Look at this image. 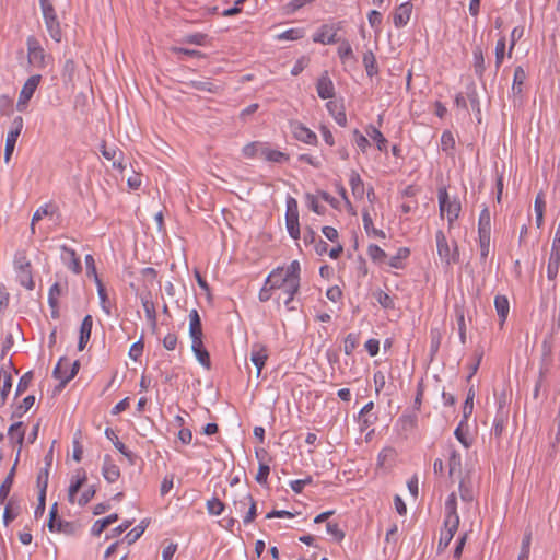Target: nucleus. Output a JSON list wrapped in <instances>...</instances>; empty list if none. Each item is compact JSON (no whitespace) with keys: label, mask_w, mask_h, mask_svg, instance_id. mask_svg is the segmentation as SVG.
<instances>
[{"label":"nucleus","mask_w":560,"mask_h":560,"mask_svg":"<svg viewBox=\"0 0 560 560\" xmlns=\"http://www.w3.org/2000/svg\"><path fill=\"white\" fill-rule=\"evenodd\" d=\"M376 299H377V302L384 308H394V306H395L394 300L392 299V296L381 290L376 293Z\"/></svg>","instance_id":"bf43d9fd"},{"label":"nucleus","mask_w":560,"mask_h":560,"mask_svg":"<svg viewBox=\"0 0 560 560\" xmlns=\"http://www.w3.org/2000/svg\"><path fill=\"white\" fill-rule=\"evenodd\" d=\"M368 255L374 262H383L386 258V253L375 244L369 246Z\"/></svg>","instance_id":"c03bdc74"},{"label":"nucleus","mask_w":560,"mask_h":560,"mask_svg":"<svg viewBox=\"0 0 560 560\" xmlns=\"http://www.w3.org/2000/svg\"><path fill=\"white\" fill-rule=\"evenodd\" d=\"M472 59H474V61H472L474 71H475L476 75L481 78L486 70V66H485L483 50L480 46H476L474 48Z\"/></svg>","instance_id":"a878e982"},{"label":"nucleus","mask_w":560,"mask_h":560,"mask_svg":"<svg viewBox=\"0 0 560 560\" xmlns=\"http://www.w3.org/2000/svg\"><path fill=\"white\" fill-rule=\"evenodd\" d=\"M440 212L443 217L446 214L448 223L452 224L460 212V203L457 200H451L445 187L439 189Z\"/></svg>","instance_id":"1a4fd4ad"},{"label":"nucleus","mask_w":560,"mask_h":560,"mask_svg":"<svg viewBox=\"0 0 560 560\" xmlns=\"http://www.w3.org/2000/svg\"><path fill=\"white\" fill-rule=\"evenodd\" d=\"M86 481V474L83 469L77 471V480L72 481L68 489V499L71 503L74 502V495L79 492Z\"/></svg>","instance_id":"cd10ccee"},{"label":"nucleus","mask_w":560,"mask_h":560,"mask_svg":"<svg viewBox=\"0 0 560 560\" xmlns=\"http://www.w3.org/2000/svg\"><path fill=\"white\" fill-rule=\"evenodd\" d=\"M141 303L145 312V317L148 322L151 324L152 328L156 327V311L154 303L151 300V293L141 294Z\"/></svg>","instance_id":"b1692460"},{"label":"nucleus","mask_w":560,"mask_h":560,"mask_svg":"<svg viewBox=\"0 0 560 560\" xmlns=\"http://www.w3.org/2000/svg\"><path fill=\"white\" fill-rule=\"evenodd\" d=\"M478 236L480 247V259L486 264L490 244V213L483 208L478 221Z\"/></svg>","instance_id":"39448f33"},{"label":"nucleus","mask_w":560,"mask_h":560,"mask_svg":"<svg viewBox=\"0 0 560 560\" xmlns=\"http://www.w3.org/2000/svg\"><path fill=\"white\" fill-rule=\"evenodd\" d=\"M290 129L293 133V137L306 144H316L317 143V136L315 132H313L311 129H308L306 126H304L302 122L294 120L290 122Z\"/></svg>","instance_id":"ddd939ff"},{"label":"nucleus","mask_w":560,"mask_h":560,"mask_svg":"<svg viewBox=\"0 0 560 560\" xmlns=\"http://www.w3.org/2000/svg\"><path fill=\"white\" fill-rule=\"evenodd\" d=\"M13 366V363L11 360H9L7 365H2L0 369V382L2 381V384L0 385V405L3 406L7 402L8 395L12 388V375L10 372V368Z\"/></svg>","instance_id":"4468645a"},{"label":"nucleus","mask_w":560,"mask_h":560,"mask_svg":"<svg viewBox=\"0 0 560 560\" xmlns=\"http://www.w3.org/2000/svg\"><path fill=\"white\" fill-rule=\"evenodd\" d=\"M494 307L499 316V326L502 328L510 312V303L508 298L504 295H497L494 298Z\"/></svg>","instance_id":"5701e85b"},{"label":"nucleus","mask_w":560,"mask_h":560,"mask_svg":"<svg viewBox=\"0 0 560 560\" xmlns=\"http://www.w3.org/2000/svg\"><path fill=\"white\" fill-rule=\"evenodd\" d=\"M442 340V334L439 328H431L430 330V357L431 360L438 353Z\"/></svg>","instance_id":"4c0bfd02"},{"label":"nucleus","mask_w":560,"mask_h":560,"mask_svg":"<svg viewBox=\"0 0 560 560\" xmlns=\"http://www.w3.org/2000/svg\"><path fill=\"white\" fill-rule=\"evenodd\" d=\"M68 289V283L65 282L63 284L60 282H55L48 292V304H52L55 302H58V298L63 294L65 291Z\"/></svg>","instance_id":"e433bc0d"},{"label":"nucleus","mask_w":560,"mask_h":560,"mask_svg":"<svg viewBox=\"0 0 560 560\" xmlns=\"http://www.w3.org/2000/svg\"><path fill=\"white\" fill-rule=\"evenodd\" d=\"M46 30L57 43L61 42L62 32L52 3L49 0H39Z\"/></svg>","instance_id":"f03ea898"},{"label":"nucleus","mask_w":560,"mask_h":560,"mask_svg":"<svg viewBox=\"0 0 560 560\" xmlns=\"http://www.w3.org/2000/svg\"><path fill=\"white\" fill-rule=\"evenodd\" d=\"M412 4L410 2H405L400 4L396 12L394 13V25L397 28L405 26L410 20Z\"/></svg>","instance_id":"412c9836"},{"label":"nucleus","mask_w":560,"mask_h":560,"mask_svg":"<svg viewBox=\"0 0 560 560\" xmlns=\"http://www.w3.org/2000/svg\"><path fill=\"white\" fill-rule=\"evenodd\" d=\"M40 74H33L25 81L20 92L19 101L16 103V109L19 112H24L26 109L30 100L33 97L36 89L40 83Z\"/></svg>","instance_id":"9d476101"},{"label":"nucleus","mask_w":560,"mask_h":560,"mask_svg":"<svg viewBox=\"0 0 560 560\" xmlns=\"http://www.w3.org/2000/svg\"><path fill=\"white\" fill-rule=\"evenodd\" d=\"M559 267H560V256L550 254L548 266H547L548 279L553 280L557 277Z\"/></svg>","instance_id":"a19ab883"},{"label":"nucleus","mask_w":560,"mask_h":560,"mask_svg":"<svg viewBox=\"0 0 560 560\" xmlns=\"http://www.w3.org/2000/svg\"><path fill=\"white\" fill-rule=\"evenodd\" d=\"M359 345V334H353V332H350L346 338H345V353L347 355H350L353 350L358 347Z\"/></svg>","instance_id":"49530a36"},{"label":"nucleus","mask_w":560,"mask_h":560,"mask_svg":"<svg viewBox=\"0 0 560 560\" xmlns=\"http://www.w3.org/2000/svg\"><path fill=\"white\" fill-rule=\"evenodd\" d=\"M417 421L418 418L416 413L402 415L398 419V425L402 432L407 433L416 428Z\"/></svg>","instance_id":"473e14b6"},{"label":"nucleus","mask_w":560,"mask_h":560,"mask_svg":"<svg viewBox=\"0 0 560 560\" xmlns=\"http://www.w3.org/2000/svg\"><path fill=\"white\" fill-rule=\"evenodd\" d=\"M47 526L50 532L69 534L72 530V524L70 522L61 520L58 516L57 503H54L50 508Z\"/></svg>","instance_id":"f8f14e48"},{"label":"nucleus","mask_w":560,"mask_h":560,"mask_svg":"<svg viewBox=\"0 0 560 560\" xmlns=\"http://www.w3.org/2000/svg\"><path fill=\"white\" fill-rule=\"evenodd\" d=\"M268 359V351L264 345L254 343L250 350V361L256 368V376L259 377Z\"/></svg>","instance_id":"2eb2a0df"},{"label":"nucleus","mask_w":560,"mask_h":560,"mask_svg":"<svg viewBox=\"0 0 560 560\" xmlns=\"http://www.w3.org/2000/svg\"><path fill=\"white\" fill-rule=\"evenodd\" d=\"M349 183L351 186L352 194L355 198L362 199L364 196V184L357 171H351Z\"/></svg>","instance_id":"bb28decb"},{"label":"nucleus","mask_w":560,"mask_h":560,"mask_svg":"<svg viewBox=\"0 0 560 560\" xmlns=\"http://www.w3.org/2000/svg\"><path fill=\"white\" fill-rule=\"evenodd\" d=\"M26 46L28 62L36 68H44L47 56L38 39L35 36H28Z\"/></svg>","instance_id":"9b49d317"},{"label":"nucleus","mask_w":560,"mask_h":560,"mask_svg":"<svg viewBox=\"0 0 560 560\" xmlns=\"http://www.w3.org/2000/svg\"><path fill=\"white\" fill-rule=\"evenodd\" d=\"M455 145V139L453 133L448 130H445L441 137V149L447 154H452V150Z\"/></svg>","instance_id":"79ce46f5"},{"label":"nucleus","mask_w":560,"mask_h":560,"mask_svg":"<svg viewBox=\"0 0 560 560\" xmlns=\"http://www.w3.org/2000/svg\"><path fill=\"white\" fill-rule=\"evenodd\" d=\"M144 533V526L142 525H138L136 526L135 528H132L130 532H128L125 536V540L131 545L133 544L136 540H138L141 535Z\"/></svg>","instance_id":"6e6d98bb"},{"label":"nucleus","mask_w":560,"mask_h":560,"mask_svg":"<svg viewBox=\"0 0 560 560\" xmlns=\"http://www.w3.org/2000/svg\"><path fill=\"white\" fill-rule=\"evenodd\" d=\"M368 135L370 138L376 142L377 149L382 152L387 151V139L383 136V133L375 127H370L368 130Z\"/></svg>","instance_id":"f704fd0d"},{"label":"nucleus","mask_w":560,"mask_h":560,"mask_svg":"<svg viewBox=\"0 0 560 560\" xmlns=\"http://www.w3.org/2000/svg\"><path fill=\"white\" fill-rule=\"evenodd\" d=\"M48 478H49V470L48 467H45L39 471L37 475V487L39 489V493L46 494L47 487H48Z\"/></svg>","instance_id":"09e8293b"},{"label":"nucleus","mask_w":560,"mask_h":560,"mask_svg":"<svg viewBox=\"0 0 560 560\" xmlns=\"http://www.w3.org/2000/svg\"><path fill=\"white\" fill-rule=\"evenodd\" d=\"M206 39H207L206 34L196 33V34H189V35L185 36L184 42L188 43V44H195V45L202 46V45H205Z\"/></svg>","instance_id":"052dcab7"},{"label":"nucleus","mask_w":560,"mask_h":560,"mask_svg":"<svg viewBox=\"0 0 560 560\" xmlns=\"http://www.w3.org/2000/svg\"><path fill=\"white\" fill-rule=\"evenodd\" d=\"M92 326H93V318L91 315H86L80 326V336H79V342H78V349L79 351H82L91 337L92 332Z\"/></svg>","instance_id":"aec40b11"},{"label":"nucleus","mask_w":560,"mask_h":560,"mask_svg":"<svg viewBox=\"0 0 560 560\" xmlns=\"http://www.w3.org/2000/svg\"><path fill=\"white\" fill-rule=\"evenodd\" d=\"M245 499L248 500V502H249V504H248L249 509H248L246 515L244 516L243 522H244V524H249L256 517V502L254 501L250 493H246Z\"/></svg>","instance_id":"8fccbe9b"},{"label":"nucleus","mask_w":560,"mask_h":560,"mask_svg":"<svg viewBox=\"0 0 560 560\" xmlns=\"http://www.w3.org/2000/svg\"><path fill=\"white\" fill-rule=\"evenodd\" d=\"M363 65L365 67L366 74L369 77H373L378 72V68L376 65V58L371 50H368L366 52H364Z\"/></svg>","instance_id":"72a5a7b5"},{"label":"nucleus","mask_w":560,"mask_h":560,"mask_svg":"<svg viewBox=\"0 0 560 560\" xmlns=\"http://www.w3.org/2000/svg\"><path fill=\"white\" fill-rule=\"evenodd\" d=\"M435 241H436V249L438 255L440 259L445 265H451L454 262H457L459 259V253L457 248L456 242H453V245L451 246L447 242V238L442 230H439L435 234Z\"/></svg>","instance_id":"20e7f679"},{"label":"nucleus","mask_w":560,"mask_h":560,"mask_svg":"<svg viewBox=\"0 0 560 560\" xmlns=\"http://www.w3.org/2000/svg\"><path fill=\"white\" fill-rule=\"evenodd\" d=\"M75 72V63L72 59H67L62 67V78L65 82H71Z\"/></svg>","instance_id":"de8ad7c7"},{"label":"nucleus","mask_w":560,"mask_h":560,"mask_svg":"<svg viewBox=\"0 0 560 560\" xmlns=\"http://www.w3.org/2000/svg\"><path fill=\"white\" fill-rule=\"evenodd\" d=\"M102 474H103V477L108 482H115L116 480H118V478L120 476V470H119L118 466L112 462L109 455H106L104 458Z\"/></svg>","instance_id":"393cba45"},{"label":"nucleus","mask_w":560,"mask_h":560,"mask_svg":"<svg viewBox=\"0 0 560 560\" xmlns=\"http://www.w3.org/2000/svg\"><path fill=\"white\" fill-rule=\"evenodd\" d=\"M97 294L100 298V303H101L102 310L106 313V315L109 316L112 314V310H110V302H109L108 295L106 293V289L100 288Z\"/></svg>","instance_id":"5fc2aeb1"},{"label":"nucleus","mask_w":560,"mask_h":560,"mask_svg":"<svg viewBox=\"0 0 560 560\" xmlns=\"http://www.w3.org/2000/svg\"><path fill=\"white\" fill-rule=\"evenodd\" d=\"M266 159L271 162L281 163L283 161H288L289 156L285 153L278 150H268L266 152Z\"/></svg>","instance_id":"13d9d810"},{"label":"nucleus","mask_w":560,"mask_h":560,"mask_svg":"<svg viewBox=\"0 0 560 560\" xmlns=\"http://www.w3.org/2000/svg\"><path fill=\"white\" fill-rule=\"evenodd\" d=\"M269 472L270 467L266 464H260L255 480L260 485L266 483Z\"/></svg>","instance_id":"e2e57ef3"},{"label":"nucleus","mask_w":560,"mask_h":560,"mask_svg":"<svg viewBox=\"0 0 560 560\" xmlns=\"http://www.w3.org/2000/svg\"><path fill=\"white\" fill-rule=\"evenodd\" d=\"M338 56L342 61L353 57L351 45L348 40H342L338 47Z\"/></svg>","instance_id":"603ef678"},{"label":"nucleus","mask_w":560,"mask_h":560,"mask_svg":"<svg viewBox=\"0 0 560 560\" xmlns=\"http://www.w3.org/2000/svg\"><path fill=\"white\" fill-rule=\"evenodd\" d=\"M306 200L308 202V207L315 213L323 214L325 212V208L323 206H319V203L317 201V198L314 195L307 194L306 195Z\"/></svg>","instance_id":"69168bd1"},{"label":"nucleus","mask_w":560,"mask_h":560,"mask_svg":"<svg viewBox=\"0 0 560 560\" xmlns=\"http://www.w3.org/2000/svg\"><path fill=\"white\" fill-rule=\"evenodd\" d=\"M326 529L337 541H341L345 538V533L339 528L337 523L328 522Z\"/></svg>","instance_id":"4d7b16f0"},{"label":"nucleus","mask_w":560,"mask_h":560,"mask_svg":"<svg viewBox=\"0 0 560 560\" xmlns=\"http://www.w3.org/2000/svg\"><path fill=\"white\" fill-rule=\"evenodd\" d=\"M12 485L13 483L10 481V477H5L2 483L0 485V504H2L7 500L11 491Z\"/></svg>","instance_id":"680f3d73"},{"label":"nucleus","mask_w":560,"mask_h":560,"mask_svg":"<svg viewBox=\"0 0 560 560\" xmlns=\"http://www.w3.org/2000/svg\"><path fill=\"white\" fill-rule=\"evenodd\" d=\"M300 272L299 260H293L287 268L278 267L272 270L266 279V285H270L273 290L288 287L290 295L296 294L300 289Z\"/></svg>","instance_id":"f257e3e1"},{"label":"nucleus","mask_w":560,"mask_h":560,"mask_svg":"<svg viewBox=\"0 0 560 560\" xmlns=\"http://www.w3.org/2000/svg\"><path fill=\"white\" fill-rule=\"evenodd\" d=\"M14 268L16 271V279L20 284L27 290L35 288V282L32 275V265L27 259L25 252H18L14 257Z\"/></svg>","instance_id":"7ed1b4c3"},{"label":"nucleus","mask_w":560,"mask_h":560,"mask_svg":"<svg viewBox=\"0 0 560 560\" xmlns=\"http://www.w3.org/2000/svg\"><path fill=\"white\" fill-rule=\"evenodd\" d=\"M410 250L407 247H400L395 256H393L388 265L394 268H400V259L407 258Z\"/></svg>","instance_id":"3c124183"},{"label":"nucleus","mask_w":560,"mask_h":560,"mask_svg":"<svg viewBox=\"0 0 560 560\" xmlns=\"http://www.w3.org/2000/svg\"><path fill=\"white\" fill-rule=\"evenodd\" d=\"M191 350L197 359V361L207 370L211 368L210 354L207 349L203 347V341H192Z\"/></svg>","instance_id":"4be33fe9"},{"label":"nucleus","mask_w":560,"mask_h":560,"mask_svg":"<svg viewBox=\"0 0 560 560\" xmlns=\"http://www.w3.org/2000/svg\"><path fill=\"white\" fill-rule=\"evenodd\" d=\"M313 40L320 44H335L339 42L337 32L332 25H323L314 35Z\"/></svg>","instance_id":"a211bd4d"},{"label":"nucleus","mask_w":560,"mask_h":560,"mask_svg":"<svg viewBox=\"0 0 560 560\" xmlns=\"http://www.w3.org/2000/svg\"><path fill=\"white\" fill-rule=\"evenodd\" d=\"M18 132L16 131H9L5 139V148H4V161L5 163H9L11 155L14 151L16 141H18Z\"/></svg>","instance_id":"c9c22d12"},{"label":"nucleus","mask_w":560,"mask_h":560,"mask_svg":"<svg viewBox=\"0 0 560 560\" xmlns=\"http://www.w3.org/2000/svg\"><path fill=\"white\" fill-rule=\"evenodd\" d=\"M95 493H96L95 488H94L93 486H92V487H90L89 489H86V490L81 494V497H80V498H79V500H78V504H79L80 506H84V505H86V504L91 501V499L95 495Z\"/></svg>","instance_id":"774afa93"},{"label":"nucleus","mask_w":560,"mask_h":560,"mask_svg":"<svg viewBox=\"0 0 560 560\" xmlns=\"http://www.w3.org/2000/svg\"><path fill=\"white\" fill-rule=\"evenodd\" d=\"M79 368V361H74L71 364L67 358H60L52 371V376L57 380H60V384L57 387V389H62L67 385V383L70 382L77 375Z\"/></svg>","instance_id":"423d86ee"},{"label":"nucleus","mask_w":560,"mask_h":560,"mask_svg":"<svg viewBox=\"0 0 560 560\" xmlns=\"http://www.w3.org/2000/svg\"><path fill=\"white\" fill-rule=\"evenodd\" d=\"M225 509V504L218 498L207 501V511L211 515H220Z\"/></svg>","instance_id":"37998d69"},{"label":"nucleus","mask_w":560,"mask_h":560,"mask_svg":"<svg viewBox=\"0 0 560 560\" xmlns=\"http://www.w3.org/2000/svg\"><path fill=\"white\" fill-rule=\"evenodd\" d=\"M101 153L106 160L113 161L114 167L124 170L121 162L116 161L117 154L122 155V152L120 150H117L115 148H107L106 144L103 142L101 145Z\"/></svg>","instance_id":"7c9ffc66"},{"label":"nucleus","mask_w":560,"mask_h":560,"mask_svg":"<svg viewBox=\"0 0 560 560\" xmlns=\"http://www.w3.org/2000/svg\"><path fill=\"white\" fill-rule=\"evenodd\" d=\"M191 86L198 91L209 92V93H218L220 86L215 83L206 80V81H191Z\"/></svg>","instance_id":"ea45409f"},{"label":"nucleus","mask_w":560,"mask_h":560,"mask_svg":"<svg viewBox=\"0 0 560 560\" xmlns=\"http://www.w3.org/2000/svg\"><path fill=\"white\" fill-rule=\"evenodd\" d=\"M13 101L8 95L0 96V115L8 116L12 112Z\"/></svg>","instance_id":"864d4df0"},{"label":"nucleus","mask_w":560,"mask_h":560,"mask_svg":"<svg viewBox=\"0 0 560 560\" xmlns=\"http://www.w3.org/2000/svg\"><path fill=\"white\" fill-rule=\"evenodd\" d=\"M458 525L459 516L456 511V495L451 493L445 502V520L442 532L454 537Z\"/></svg>","instance_id":"0eeeda50"},{"label":"nucleus","mask_w":560,"mask_h":560,"mask_svg":"<svg viewBox=\"0 0 560 560\" xmlns=\"http://www.w3.org/2000/svg\"><path fill=\"white\" fill-rule=\"evenodd\" d=\"M189 336L191 338V342L202 340V325L197 310H191L189 312Z\"/></svg>","instance_id":"6ab92c4d"},{"label":"nucleus","mask_w":560,"mask_h":560,"mask_svg":"<svg viewBox=\"0 0 560 560\" xmlns=\"http://www.w3.org/2000/svg\"><path fill=\"white\" fill-rule=\"evenodd\" d=\"M35 402V396L28 395L26 396L22 402L16 407V409L13 411L11 418H20L22 417L26 411H28Z\"/></svg>","instance_id":"58836bf2"},{"label":"nucleus","mask_w":560,"mask_h":560,"mask_svg":"<svg viewBox=\"0 0 560 560\" xmlns=\"http://www.w3.org/2000/svg\"><path fill=\"white\" fill-rule=\"evenodd\" d=\"M32 380H33L32 371H28L25 374H23L18 383L15 396H20L21 394H23L28 388Z\"/></svg>","instance_id":"a18cd8bd"},{"label":"nucleus","mask_w":560,"mask_h":560,"mask_svg":"<svg viewBox=\"0 0 560 560\" xmlns=\"http://www.w3.org/2000/svg\"><path fill=\"white\" fill-rule=\"evenodd\" d=\"M55 213V208L51 205H45L39 207L32 218L31 231L35 233V223L42 220L46 215H52Z\"/></svg>","instance_id":"2f4dec72"},{"label":"nucleus","mask_w":560,"mask_h":560,"mask_svg":"<svg viewBox=\"0 0 560 560\" xmlns=\"http://www.w3.org/2000/svg\"><path fill=\"white\" fill-rule=\"evenodd\" d=\"M317 94L323 100L332 98L335 96V86L327 71H324L316 83Z\"/></svg>","instance_id":"dca6fc26"},{"label":"nucleus","mask_w":560,"mask_h":560,"mask_svg":"<svg viewBox=\"0 0 560 560\" xmlns=\"http://www.w3.org/2000/svg\"><path fill=\"white\" fill-rule=\"evenodd\" d=\"M280 39L295 40L303 37V32L299 28H291L278 36Z\"/></svg>","instance_id":"0e129e2a"},{"label":"nucleus","mask_w":560,"mask_h":560,"mask_svg":"<svg viewBox=\"0 0 560 560\" xmlns=\"http://www.w3.org/2000/svg\"><path fill=\"white\" fill-rule=\"evenodd\" d=\"M24 430H23V422L19 421L9 427L8 430V438L11 442H16L20 447L23 444L24 441Z\"/></svg>","instance_id":"c756f323"},{"label":"nucleus","mask_w":560,"mask_h":560,"mask_svg":"<svg viewBox=\"0 0 560 560\" xmlns=\"http://www.w3.org/2000/svg\"><path fill=\"white\" fill-rule=\"evenodd\" d=\"M143 347L144 346L141 340H138L135 343H132L129 349V357L135 361L138 360V358L141 357L143 352Z\"/></svg>","instance_id":"338daca9"},{"label":"nucleus","mask_w":560,"mask_h":560,"mask_svg":"<svg viewBox=\"0 0 560 560\" xmlns=\"http://www.w3.org/2000/svg\"><path fill=\"white\" fill-rule=\"evenodd\" d=\"M118 521V514H110L102 520H97L92 526V535L100 536L106 527Z\"/></svg>","instance_id":"c85d7f7f"},{"label":"nucleus","mask_w":560,"mask_h":560,"mask_svg":"<svg viewBox=\"0 0 560 560\" xmlns=\"http://www.w3.org/2000/svg\"><path fill=\"white\" fill-rule=\"evenodd\" d=\"M285 224L290 236L293 240L300 238L299 206L295 198H287Z\"/></svg>","instance_id":"6e6552de"},{"label":"nucleus","mask_w":560,"mask_h":560,"mask_svg":"<svg viewBox=\"0 0 560 560\" xmlns=\"http://www.w3.org/2000/svg\"><path fill=\"white\" fill-rule=\"evenodd\" d=\"M60 249L62 250V260L68 266L70 270H72L74 273H80L82 270L81 261L79 257L75 254V250L72 248H69L66 245H61Z\"/></svg>","instance_id":"f3484780"}]
</instances>
